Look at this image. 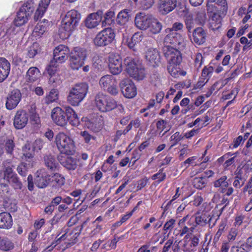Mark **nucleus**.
I'll return each mask as SVG.
<instances>
[{"label":"nucleus","mask_w":252,"mask_h":252,"mask_svg":"<svg viewBox=\"0 0 252 252\" xmlns=\"http://www.w3.org/2000/svg\"><path fill=\"white\" fill-rule=\"evenodd\" d=\"M184 138V136L180 134V132L177 131L173 134L170 138V141L171 143L170 148L176 145L179 142Z\"/></svg>","instance_id":"nucleus-46"},{"label":"nucleus","mask_w":252,"mask_h":252,"mask_svg":"<svg viewBox=\"0 0 252 252\" xmlns=\"http://www.w3.org/2000/svg\"><path fill=\"white\" fill-rule=\"evenodd\" d=\"M10 63L4 58H0V82L3 81L8 76Z\"/></svg>","instance_id":"nucleus-25"},{"label":"nucleus","mask_w":252,"mask_h":252,"mask_svg":"<svg viewBox=\"0 0 252 252\" xmlns=\"http://www.w3.org/2000/svg\"><path fill=\"white\" fill-rule=\"evenodd\" d=\"M203 63L202 55L200 53H196L194 57V65L197 69H199Z\"/></svg>","instance_id":"nucleus-53"},{"label":"nucleus","mask_w":252,"mask_h":252,"mask_svg":"<svg viewBox=\"0 0 252 252\" xmlns=\"http://www.w3.org/2000/svg\"><path fill=\"white\" fill-rule=\"evenodd\" d=\"M145 58L153 66L158 65L160 62V55L156 48H149L145 54Z\"/></svg>","instance_id":"nucleus-22"},{"label":"nucleus","mask_w":252,"mask_h":252,"mask_svg":"<svg viewBox=\"0 0 252 252\" xmlns=\"http://www.w3.org/2000/svg\"><path fill=\"white\" fill-rule=\"evenodd\" d=\"M47 21L45 19L38 23L33 29V36L38 38L41 37L47 30Z\"/></svg>","instance_id":"nucleus-35"},{"label":"nucleus","mask_w":252,"mask_h":252,"mask_svg":"<svg viewBox=\"0 0 252 252\" xmlns=\"http://www.w3.org/2000/svg\"><path fill=\"white\" fill-rule=\"evenodd\" d=\"M34 9L33 2L32 0H28L24 3L17 13V17L14 21L15 25L20 27L27 23Z\"/></svg>","instance_id":"nucleus-7"},{"label":"nucleus","mask_w":252,"mask_h":252,"mask_svg":"<svg viewBox=\"0 0 252 252\" xmlns=\"http://www.w3.org/2000/svg\"><path fill=\"white\" fill-rule=\"evenodd\" d=\"M152 17V15L143 12L137 13L134 18L135 26L139 30H146Z\"/></svg>","instance_id":"nucleus-15"},{"label":"nucleus","mask_w":252,"mask_h":252,"mask_svg":"<svg viewBox=\"0 0 252 252\" xmlns=\"http://www.w3.org/2000/svg\"><path fill=\"white\" fill-rule=\"evenodd\" d=\"M51 117L54 122L58 126H64L67 124L65 112L59 107L52 110Z\"/></svg>","instance_id":"nucleus-19"},{"label":"nucleus","mask_w":252,"mask_h":252,"mask_svg":"<svg viewBox=\"0 0 252 252\" xmlns=\"http://www.w3.org/2000/svg\"><path fill=\"white\" fill-rule=\"evenodd\" d=\"M29 115L25 110H20L16 112L14 116L13 124L16 129L24 128L28 122Z\"/></svg>","instance_id":"nucleus-18"},{"label":"nucleus","mask_w":252,"mask_h":252,"mask_svg":"<svg viewBox=\"0 0 252 252\" xmlns=\"http://www.w3.org/2000/svg\"><path fill=\"white\" fill-rule=\"evenodd\" d=\"M163 169H160L159 170L158 172L154 174L152 177L151 179L153 180H157V182L158 183H159L162 181H163L166 177V173L163 172Z\"/></svg>","instance_id":"nucleus-49"},{"label":"nucleus","mask_w":252,"mask_h":252,"mask_svg":"<svg viewBox=\"0 0 252 252\" xmlns=\"http://www.w3.org/2000/svg\"><path fill=\"white\" fill-rule=\"evenodd\" d=\"M214 68L212 66H205L202 70L201 76L205 79V80H209L210 78L212 76Z\"/></svg>","instance_id":"nucleus-47"},{"label":"nucleus","mask_w":252,"mask_h":252,"mask_svg":"<svg viewBox=\"0 0 252 252\" xmlns=\"http://www.w3.org/2000/svg\"><path fill=\"white\" fill-rule=\"evenodd\" d=\"M80 20V14L76 10L72 9L68 11L62 20L61 31L63 30L65 36L68 37L78 26Z\"/></svg>","instance_id":"nucleus-5"},{"label":"nucleus","mask_w":252,"mask_h":252,"mask_svg":"<svg viewBox=\"0 0 252 252\" xmlns=\"http://www.w3.org/2000/svg\"><path fill=\"white\" fill-rule=\"evenodd\" d=\"M22 95L18 89L11 91L7 95L5 107L8 110L16 108L21 100Z\"/></svg>","instance_id":"nucleus-14"},{"label":"nucleus","mask_w":252,"mask_h":252,"mask_svg":"<svg viewBox=\"0 0 252 252\" xmlns=\"http://www.w3.org/2000/svg\"><path fill=\"white\" fill-rule=\"evenodd\" d=\"M211 220V218H210V216L206 217L204 215L196 217L195 219L196 223L201 225L209 223Z\"/></svg>","instance_id":"nucleus-52"},{"label":"nucleus","mask_w":252,"mask_h":252,"mask_svg":"<svg viewBox=\"0 0 252 252\" xmlns=\"http://www.w3.org/2000/svg\"><path fill=\"white\" fill-rule=\"evenodd\" d=\"M176 223V220L174 219H171L167 221L163 226V230L166 231H171L174 228Z\"/></svg>","instance_id":"nucleus-57"},{"label":"nucleus","mask_w":252,"mask_h":252,"mask_svg":"<svg viewBox=\"0 0 252 252\" xmlns=\"http://www.w3.org/2000/svg\"><path fill=\"white\" fill-rule=\"evenodd\" d=\"M88 128L94 132L99 131L102 128V117L96 115V117L89 120L86 124Z\"/></svg>","instance_id":"nucleus-24"},{"label":"nucleus","mask_w":252,"mask_h":252,"mask_svg":"<svg viewBox=\"0 0 252 252\" xmlns=\"http://www.w3.org/2000/svg\"><path fill=\"white\" fill-rule=\"evenodd\" d=\"M212 3H216L223 7L226 5V0H207V10L208 12H212L213 10L214 6L212 4Z\"/></svg>","instance_id":"nucleus-44"},{"label":"nucleus","mask_w":252,"mask_h":252,"mask_svg":"<svg viewBox=\"0 0 252 252\" xmlns=\"http://www.w3.org/2000/svg\"><path fill=\"white\" fill-rule=\"evenodd\" d=\"M13 224L12 218L11 215L7 212L0 213V228L8 229Z\"/></svg>","instance_id":"nucleus-26"},{"label":"nucleus","mask_w":252,"mask_h":252,"mask_svg":"<svg viewBox=\"0 0 252 252\" xmlns=\"http://www.w3.org/2000/svg\"><path fill=\"white\" fill-rule=\"evenodd\" d=\"M115 16V12L113 11L109 10L107 11L104 17V20H102V26L110 25L113 22V18Z\"/></svg>","instance_id":"nucleus-43"},{"label":"nucleus","mask_w":252,"mask_h":252,"mask_svg":"<svg viewBox=\"0 0 252 252\" xmlns=\"http://www.w3.org/2000/svg\"><path fill=\"white\" fill-rule=\"evenodd\" d=\"M193 41L199 45L205 41L206 33L202 28H196L193 32Z\"/></svg>","instance_id":"nucleus-30"},{"label":"nucleus","mask_w":252,"mask_h":252,"mask_svg":"<svg viewBox=\"0 0 252 252\" xmlns=\"http://www.w3.org/2000/svg\"><path fill=\"white\" fill-rule=\"evenodd\" d=\"M162 29V24L157 18L152 17L148 29L151 34H157L159 33Z\"/></svg>","instance_id":"nucleus-31"},{"label":"nucleus","mask_w":252,"mask_h":252,"mask_svg":"<svg viewBox=\"0 0 252 252\" xmlns=\"http://www.w3.org/2000/svg\"><path fill=\"white\" fill-rule=\"evenodd\" d=\"M184 28V25L182 23L175 22L174 23L172 28H167L165 29V32L166 33H168L169 32H177L182 30Z\"/></svg>","instance_id":"nucleus-55"},{"label":"nucleus","mask_w":252,"mask_h":252,"mask_svg":"<svg viewBox=\"0 0 252 252\" xmlns=\"http://www.w3.org/2000/svg\"><path fill=\"white\" fill-rule=\"evenodd\" d=\"M0 174L2 177L0 178V182L1 184L11 185L15 189H21L22 184L16 174L13 172L12 168L6 167L3 173Z\"/></svg>","instance_id":"nucleus-9"},{"label":"nucleus","mask_w":252,"mask_h":252,"mask_svg":"<svg viewBox=\"0 0 252 252\" xmlns=\"http://www.w3.org/2000/svg\"><path fill=\"white\" fill-rule=\"evenodd\" d=\"M55 143L61 153L72 155L75 152L73 140L64 132H59L55 136Z\"/></svg>","instance_id":"nucleus-4"},{"label":"nucleus","mask_w":252,"mask_h":252,"mask_svg":"<svg viewBox=\"0 0 252 252\" xmlns=\"http://www.w3.org/2000/svg\"><path fill=\"white\" fill-rule=\"evenodd\" d=\"M222 17L219 13H214L209 19V28L213 31L220 29L221 27Z\"/></svg>","instance_id":"nucleus-29"},{"label":"nucleus","mask_w":252,"mask_h":252,"mask_svg":"<svg viewBox=\"0 0 252 252\" xmlns=\"http://www.w3.org/2000/svg\"><path fill=\"white\" fill-rule=\"evenodd\" d=\"M35 184L39 188H44L48 184V181L46 177L45 178L43 176L37 175L35 179Z\"/></svg>","instance_id":"nucleus-50"},{"label":"nucleus","mask_w":252,"mask_h":252,"mask_svg":"<svg viewBox=\"0 0 252 252\" xmlns=\"http://www.w3.org/2000/svg\"><path fill=\"white\" fill-rule=\"evenodd\" d=\"M41 73L39 69L36 67H31L27 71L25 78L29 82H34L40 77Z\"/></svg>","instance_id":"nucleus-32"},{"label":"nucleus","mask_w":252,"mask_h":252,"mask_svg":"<svg viewBox=\"0 0 252 252\" xmlns=\"http://www.w3.org/2000/svg\"><path fill=\"white\" fill-rule=\"evenodd\" d=\"M88 88L86 83L76 84L69 90L67 101L72 106H78L86 97Z\"/></svg>","instance_id":"nucleus-3"},{"label":"nucleus","mask_w":252,"mask_h":252,"mask_svg":"<svg viewBox=\"0 0 252 252\" xmlns=\"http://www.w3.org/2000/svg\"><path fill=\"white\" fill-rule=\"evenodd\" d=\"M60 163L69 170H74L77 167V159L71 157L60 156L58 157Z\"/></svg>","instance_id":"nucleus-21"},{"label":"nucleus","mask_w":252,"mask_h":252,"mask_svg":"<svg viewBox=\"0 0 252 252\" xmlns=\"http://www.w3.org/2000/svg\"><path fill=\"white\" fill-rule=\"evenodd\" d=\"M53 181L56 184L57 186L62 187L64 184L65 178L62 175L56 173L53 176Z\"/></svg>","instance_id":"nucleus-51"},{"label":"nucleus","mask_w":252,"mask_h":252,"mask_svg":"<svg viewBox=\"0 0 252 252\" xmlns=\"http://www.w3.org/2000/svg\"><path fill=\"white\" fill-rule=\"evenodd\" d=\"M5 146L7 153L11 154L14 147L13 141L11 139H7L6 141Z\"/></svg>","instance_id":"nucleus-63"},{"label":"nucleus","mask_w":252,"mask_h":252,"mask_svg":"<svg viewBox=\"0 0 252 252\" xmlns=\"http://www.w3.org/2000/svg\"><path fill=\"white\" fill-rule=\"evenodd\" d=\"M51 0H41L34 15V20L37 21L41 18L46 12Z\"/></svg>","instance_id":"nucleus-33"},{"label":"nucleus","mask_w":252,"mask_h":252,"mask_svg":"<svg viewBox=\"0 0 252 252\" xmlns=\"http://www.w3.org/2000/svg\"><path fill=\"white\" fill-rule=\"evenodd\" d=\"M197 157L192 156L188 158L186 160L181 163V166L185 169L187 168L189 165L193 164L197 159Z\"/></svg>","instance_id":"nucleus-59"},{"label":"nucleus","mask_w":252,"mask_h":252,"mask_svg":"<svg viewBox=\"0 0 252 252\" xmlns=\"http://www.w3.org/2000/svg\"><path fill=\"white\" fill-rule=\"evenodd\" d=\"M164 55L168 64H179L182 60L180 51L173 47L167 45L164 48Z\"/></svg>","instance_id":"nucleus-11"},{"label":"nucleus","mask_w":252,"mask_h":252,"mask_svg":"<svg viewBox=\"0 0 252 252\" xmlns=\"http://www.w3.org/2000/svg\"><path fill=\"white\" fill-rule=\"evenodd\" d=\"M231 252H249L250 249L248 245L247 241L245 243L242 244L240 246H233L231 248Z\"/></svg>","instance_id":"nucleus-45"},{"label":"nucleus","mask_w":252,"mask_h":252,"mask_svg":"<svg viewBox=\"0 0 252 252\" xmlns=\"http://www.w3.org/2000/svg\"><path fill=\"white\" fill-rule=\"evenodd\" d=\"M14 248V244L7 237L0 236V251L2 252H9Z\"/></svg>","instance_id":"nucleus-34"},{"label":"nucleus","mask_w":252,"mask_h":252,"mask_svg":"<svg viewBox=\"0 0 252 252\" xmlns=\"http://www.w3.org/2000/svg\"><path fill=\"white\" fill-rule=\"evenodd\" d=\"M124 63L126 72L135 80H141L145 77V69L138 60L127 57L125 59Z\"/></svg>","instance_id":"nucleus-2"},{"label":"nucleus","mask_w":252,"mask_h":252,"mask_svg":"<svg viewBox=\"0 0 252 252\" xmlns=\"http://www.w3.org/2000/svg\"><path fill=\"white\" fill-rule=\"evenodd\" d=\"M18 173L22 176H26L27 172V164L25 163H21L17 168Z\"/></svg>","instance_id":"nucleus-61"},{"label":"nucleus","mask_w":252,"mask_h":252,"mask_svg":"<svg viewBox=\"0 0 252 252\" xmlns=\"http://www.w3.org/2000/svg\"><path fill=\"white\" fill-rule=\"evenodd\" d=\"M69 50L67 47L60 45L54 51V57L53 61L58 63H64L68 58Z\"/></svg>","instance_id":"nucleus-16"},{"label":"nucleus","mask_w":252,"mask_h":252,"mask_svg":"<svg viewBox=\"0 0 252 252\" xmlns=\"http://www.w3.org/2000/svg\"><path fill=\"white\" fill-rule=\"evenodd\" d=\"M59 64L55 62V61L52 60L46 68V70L50 76L49 79L50 84H53L57 79L56 72L58 70Z\"/></svg>","instance_id":"nucleus-27"},{"label":"nucleus","mask_w":252,"mask_h":252,"mask_svg":"<svg viewBox=\"0 0 252 252\" xmlns=\"http://www.w3.org/2000/svg\"><path fill=\"white\" fill-rule=\"evenodd\" d=\"M88 55L87 50L82 47H76L69 53V65L73 70H78L84 64Z\"/></svg>","instance_id":"nucleus-6"},{"label":"nucleus","mask_w":252,"mask_h":252,"mask_svg":"<svg viewBox=\"0 0 252 252\" xmlns=\"http://www.w3.org/2000/svg\"><path fill=\"white\" fill-rule=\"evenodd\" d=\"M214 186L219 188L218 190L224 193L226 191V189L229 187V184L227 181V177L223 176L214 182Z\"/></svg>","instance_id":"nucleus-37"},{"label":"nucleus","mask_w":252,"mask_h":252,"mask_svg":"<svg viewBox=\"0 0 252 252\" xmlns=\"http://www.w3.org/2000/svg\"><path fill=\"white\" fill-rule=\"evenodd\" d=\"M177 0H159L158 9L163 15L172 12L177 6Z\"/></svg>","instance_id":"nucleus-17"},{"label":"nucleus","mask_w":252,"mask_h":252,"mask_svg":"<svg viewBox=\"0 0 252 252\" xmlns=\"http://www.w3.org/2000/svg\"><path fill=\"white\" fill-rule=\"evenodd\" d=\"M102 11H98L96 12L90 14L85 20V26L89 29L96 27L102 21Z\"/></svg>","instance_id":"nucleus-20"},{"label":"nucleus","mask_w":252,"mask_h":252,"mask_svg":"<svg viewBox=\"0 0 252 252\" xmlns=\"http://www.w3.org/2000/svg\"><path fill=\"white\" fill-rule=\"evenodd\" d=\"M188 218V216H186L181 219L178 222V226L180 228L179 235L181 237L185 234H188L189 232H192L194 229V225L192 224L191 220L187 222V224L189 226V227H188L186 225L185 222Z\"/></svg>","instance_id":"nucleus-23"},{"label":"nucleus","mask_w":252,"mask_h":252,"mask_svg":"<svg viewBox=\"0 0 252 252\" xmlns=\"http://www.w3.org/2000/svg\"><path fill=\"white\" fill-rule=\"evenodd\" d=\"M243 191L250 195L252 194V177L249 179L247 185L244 188Z\"/></svg>","instance_id":"nucleus-64"},{"label":"nucleus","mask_w":252,"mask_h":252,"mask_svg":"<svg viewBox=\"0 0 252 252\" xmlns=\"http://www.w3.org/2000/svg\"><path fill=\"white\" fill-rule=\"evenodd\" d=\"M129 11L124 9L121 11L117 15V22L120 25H125L129 19Z\"/></svg>","instance_id":"nucleus-40"},{"label":"nucleus","mask_w":252,"mask_h":252,"mask_svg":"<svg viewBox=\"0 0 252 252\" xmlns=\"http://www.w3.org/2000/svg\"><path fill=\"white\" fill-rule=\"evenodd\" d=\"M192 183L194 188L201 189L206 186L207 180L203 177H195L193 179Z\"/></svg>","instance_id":"nucleus-41"},{"label":"nucleus","mask_w":252,"mask_h":252,"mask_svg":"<svg viewBox=\"0 0 252 252\" xmlns=\"http://www.w3.org/2000/svg\"><path fill=\"white\" fill-rule=\"evenodd\" d=\"M178 64H168L167 70L170 74L174 78L178 77V72L180 71V67L177 65Z\"/></svg>","instance_id":"nucleus-48"},{"label":"nucleus","mask_w":252,"mask_h":252,"mask_svg":"<svg viewBox=\"0 0 252 252\" xmlns=\"http://www.w3.org/2000/svg\"><path fill=\"white\" fill-rule=\"evenodd\" d=\"M59 93L57 90L52 89L45 98V102L49 104L58 99Z\"/></svg>","instance_id":"nucleus-42"},{"label":"nucleus","mask_w":252,"mask_h":252,"mask_svg":"<svg viewBox=\"0 0 252 252\" xmlns=\"http://www.w3.org/2000/svg\"><path fill=\"white\" fill-rule=\"evenodd\" d=\"M38 45L36 43H34L28 49V55L30 58H33L37 53Z\"/></svg>","instance_id":"nucleus-54"},{"label":"nucleus","mask_w":252,"mask_h":252,"mask_svg":"<svg viewBox=\"0 0 252 252\" xmlns=\"http://www.w3.org/2000/svg\"><path fill=\"white\" fill-rule=\"evenodd\" d=\"M115 37L114 30L110 28L103 29L99 32L94 38V42L98 46H105L111 43Z\"/></svg>","instance_id":"nucleus-8"},{"label":"nucleus","mask_w":252,"mask_h":252,"mask_svg":"<svg viewBox=\"0 0 252 252\" xmlns=\"http://www.w3.org/2000/svg\"><path fill=\"white\" fill-rule=\"evenodd\" d=\"M185 25L188 32L190 33L191 30L194 28V24L192 16H188L185 21Z\"/></svg>","instance_id":"nucleus-56"},{"label":"nucleus","mask_w":252,"mask_h":252,"mask_svg":"<svg viewBox=\"0 0 252 252\" xmlns=\"http://www.w3.org/2000/svg\"><path fill=\"white\" fill-rule=\"evenodd\" d=\"M80 135L83 137L86 143H89L91 140H94L95 137L90 134L87 131H82Z\"/></svg>","instance_id":"nucleus-62"},{"label":"nucleus","mask_w":252,"mask_h":252,"mask_svg":"<svg viewBox=\"0 0 252 252\" xmlns=\"http://www.w3.org/2000/svg\"><path fill=\"white\" fill-rule=\"evenodd\" d=\"M120 87L124 96L128 98H131L136 96L137 90L134 83L128 79L122 80L120 83Z\"/></svg>","instance_id":"nucleus-12"},{"label":"nucleus","mask_w":252,"mask_h":252,"mask_svg":"<svg viewBox=\"0 0 252 252\" xmlns=\"http://www.w3.org/2000/svg\"><path fill=\"white\" fill-rule=\"evenodd\" d=\"M94 104L96 108L102 112H106L118 108L121 112H123L124 108L122 105L117 104L114 99L110 98L107 95L99 92L95 96Z\"/></svg>","instance_id":"nucleus-1"},{"label":"nucleus","mask_w":252,"mask_h":252,"mask_svg":"<svg viewBox=\"0 0 252 252\" xmlns=\"http://www.w3.org/2000/svg\"><path fill=\"white\" fill-rule=\"evenodd\" d=\"M116 80L114 76L107 74L101 77L99 84L101 88L106 89L111 85L116 84Z\"/></svg>","instance_id":"nucleus-36"},{"label":"nucleus","mask_w":252,"mask_h":252,"mask_svg":"<svg viewBox=\"0 0 252 252\" xmlns=\"http://www.w3.org/2000/svg\"><path fill=\"white\" fill-rule=\"evenodd\" d=\"M143 38V35L142 32H137L135 33L127 43L128 47L135 51L136 50V46L142 40Z\"/></svg>","instance_id":"nucleus-38"},{"label":"nucleus","mask_w":252,"mask_h":252,"mask_svg":"<svg viewBox=\"0 0 252 252\" xmlns=\"http://www.w3.org/2000/svg\"><path fill=\"white\" fill-rule=\"evenodd\" d=\"M224 228L225 225L224 223H222L220 225L219 229L214 236L213 239V241L215 243H217L219 240L220 237L224 231Z\"/></svg>","instance_id":"nucleus-58"},{"label":"nucleus","mask_w":252,"mask_h":252,"mask_svg":"<svg viewBox=\"0 0 252 252\" xmlns=\"http://www.w3.org/2000/svg\"><path fill=\"white\" fill-rule=\"evenodd\" d=\"M43 141L40 139H37L34 142L31 143V144H26L25 148L28 149L29 150H31V152L29 154H26V157L28 158L32 157L34 152H39L43 147Z\"/></svg>","instance_id":"nucleus-28"},{"label":"nucleus","mask_w":252,"mask_h":252,"mask_svg":"<svg viewBox=\"0 0 252 252\" xmlns=\"http://www.w3.org/2000/svg\"><path fill=\"white\" fill-rule=\"evenodd\" d=\"M44 163L45 166L51 171H56L59 166L55 158L51 155L44 157Z\"/></svg>","instance_id":"nucleus-39"},{"label":"nucleus","mask_w":252,"mask_h":252,"mask_svg":"<svg viewBox=\"0 0 252 252\" xmlns=\"http://www.w3.org/2000/svg\"><path fill=\"white\" fill-rule=\"evenodd\" d=\"M166 33L167 35L164 39L165 44H170L174 45L179 50H183L185 48L187 40L184 37L174 32H169Z\"/></svg>","instance_id":"nucleus-10"},{"label":"nucleus","mask_w":252,"mask_h":252,"mask_svg":"<svg viewBox=\"0 0 252 252\" xmlns=\"http://www.w3.org/2000/svg\"><path fill=\"white\" fill-rule=\"evenodd\" d=\"M109 68L113 75H117L122 71V62L120 56L116 54H110L109 56Z\"/></svg>","instance_id":"nucleus-13"},{"label":"nucleus","mask_w":252,"mask_h":252,"mask_svg":"<svg viewBox=\"0 0 252 252\" xmlns=\"http://www.w3.org/2000/svg\"><path fill=\"white\" fill-rule=\"evenodd\" d=\"M238 234V231L236 228H232L229 231L227 236V239L229 242L233 241L236 239V236Z\"/></svg>","instance_id":"nucleus-60"}]
</instances>
